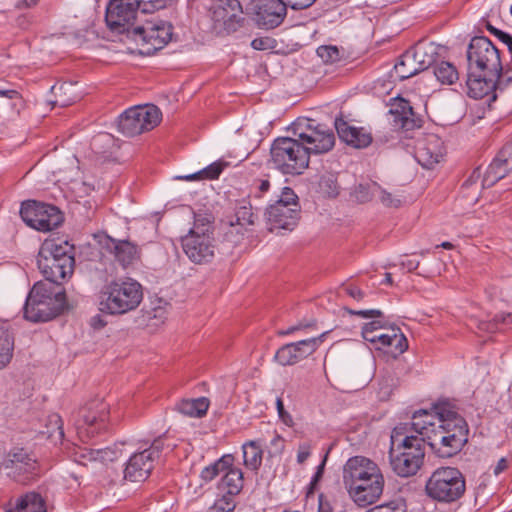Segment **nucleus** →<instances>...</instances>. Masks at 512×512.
<instances>
[{
	"mask_svg": "<svg viewBox=\"0 0 512 512\" xmlns=\"http://www.w3.org/2000/svg\"><path fill=\"white\" fill-rule=\"evenodd\" d=\"M234 457L230 454L222 456L214 463L206 466L200 474V477L205 482H210L215 479L220 473H223L230 466L233 465Z\"/></svg>",
	"mask_w": 512,
	"mask_h": 512,
	"instance_id": "35",
	"label": "nucleus"
},
{
	"mask_svg": "<svg viewBox=\"0 0 512 512\" xmlns=\"http://www.w3.org/2000/svg\"><path fill=\"white\" fill-rule=\"evenodd\" d=\"M312 451V445L309 442L300 443L297 452V463L302 465L310 457Z\"/></svg>",
	"mask_w": 512,
	"mask_h": 512,
	"instance_id": "54",
	"label": "nucleus"
},
{
	"mask_svg": "<svg viewBox=\"0 0 512 512\" xmlns=\"http://www.w3.org/2000/svg\"><path fill=\"white\" fill-rule=\"evenodd\" d=\"M13 351V334L4 324H0V370L5 368L11 362Z\"/></svg>",
	"mask_w": 512,
	"mask_h": 512,
	"instance_id": "32",
	"label": "nucleus"
},
{
	"mask_svg": "<svg viewBox=\"0 0 512 512\" xmlns=\"http://www.w3.org/2000/svg\"><path fill=\"white\" fill-rule=\"evenodd\" d=\"M96 449L88 447H78L74 452V459L81 465H87L89 462L96 461Z\"/></svg>",
	"mask_w": 512,
	"mask_h": 512,
	"instance_id": "46",
	"label": "nucleus"
},
{
	"mask_svg": "<svg viewBox=\"0 0 512 512\" xmlns=\"http://www.w3.org/2000/svg\"><path fill=\"white\" fill-rule=\"evenodd\" d=\"M499 153L501 154V157L507 159L510 167H512V141L504 145Z\"/></svg>",
	"mask_w": 512,
	"mask_h": 512,
	"instance_id": "62",
	"label": "nucleus"
},
{
	"mask_svg": "<svg viewBox=\"0 0 512 512\" xmlns=\"http://www.w3.org/2000/svg\"><path fill=\"white\" fill-rule=\"evenodd\" d=\"M109 405L102 400H92L81 407L75 418V429L82 441L107 431Z\"/></svg>",
	"mask_w": 512,
	"mask_h": 512,
	"instance_id": "11",
	"label": "nucleus"
},
{
	"mask_svg": "<svg viewBox=\"0 0 512 512\" xmlns=\"http://www.w3.org/2000/svg\"><path fill=\"white\" fill-rule=\"evenodd\" d=\"M480 176V168H476L461 187L462 196L470 200L472 204H475L479 198V186L476 183Z\"/></svg>",
	"mask_w": 512,
	"mask_h": 512,
	"instance_id": "39",
	"label": "nucleus"
},
{
	"mask_svg": "<svg viewBox=\"0 0 512 512\" xmlns=\"http://www.w3.org/2000/svg\"><path fill=\"white\" fill-rule=\"evenodd\" d=\"M325 334L294 343L285 344L280 347L274 359L282 366L294 365L299 361L313 354L323 341Z\"/></svg>",
	"mask_w": 512,
	"mask_h": 512,
	"instance_id": "20",
	"label": "nucleus"
},
{
	"mask_svg": "<svg viewBox=\"0 0 512 512\" xmlns=\"http://www.w3.org/2000/svg\"><path fill=\"white\" fill-rule=\"evenodd\" d=\"M335 128L339 138L354 148H366L372 142V136L364 128L350 125L342 118H336Z\"/></svg>",
	"mask_w": 512,
	"mask_h": 512,
	"instance_id": "26",
	"label": "nucleus"
},
{
	"mask_svg": "<svg viewBox=\"0 0 512 512\" xmlns=\"http://www.w3.org/2000/svg\"><path fill=\"white\" fill-rule=\"evenodd\" d=\"M319 193L327 198H335L340 193V185L337 180V175L334 173H324L318 183Z\"/></svg>",
	"mask_w": 512,
	"mask_h": 512,
	"instance_id": "38",
	"label": "nucleus"
},
{
	"mask_svg": "<svg viewBox=\"0 0 512 512\" xmlns=\"http://www.w3.org/2000/svg\"><path fill=\"white\" fill-rule=\"evenodd\" d=\"M175 1L176 0H147L144 5V10L146 12H154L155 10L165 8Z\"/></svg>",
	"mask_w": 512,
	"mask_h": 512,
	"instance_id": "56",
	"label": "nucleus"
},
{
	"mask_svg": "<svg viewBox=\"0 0 512 512\" xmlns=\"http://www.w3.org/2000/svg\"><path fill=\"white\" fill-rule=\"evenodd\" d=\"M377 189H380V186L375 182L371 184L360 183L355 186L353 196L357 202L366 203L371 200L374 194L377 193Z\"/></svg>",
	"mask_w": 512,
	"mask_h": 512,
	"instance_id": "42",
	"label": "nucleus"
},
{
	"mask_svg": "<svg viewBox=\"0 0 512 512\" xmlns=\"http://www.w3.org/2000/svg\"><path fill=\"white\" fill-rule=\"evenodd\" d=\"M346 311L351 315H357L362 318H380L383 315V313L378 309H369V310L346 309Z\"/></svg>",
	"mask_w": 512,
	"mask_h": 512,
	"instance_id": "58",
	"label": "nucleus"
},
{
	"mask_svg": "<svg viewBox=\"0 0 512 512\" xmlns=\"http://www.w3.org/2000/svg\"><path fill=\"white\" fill-rule=\"evenodd\" d=\"M275 203L285 204L292 208H300L298 197L290 187L283 188L280 198Z\"/></svg>",
	"mask_w": 512,
	"mask_h": 512,
	"instance_id": "48",
	"label": "nucleus"
},
{
	"mask_svg": "<svg viewBox=\"0 0 512 512\" xmlns=\"http://www.w3.org/2000/svg\"><path fill=\"white\" fill-rule=\"evenodd\" d=\"M243 464L251 471H258L262 465L263 449L260 440H249L242 445Z\"/></svg>",
	"mask_w": 512,
	"mask_h": 512,
	"instance_id": "30",
	"label": "nucleus"
},
{
	"mask_svg": "<svg viewBox=\"0 0 512 512\" xmlns=\"http://www.w3.org/2000/svg\"><path fill=\"white\" fill-rule=\"evenodd\" d=\"M425 491L431 499L452 503L459 500L466 491V481L462 472L455 467L437 468L429 477Z\"/></svg>",
	"mask_w": 512,
	"mask_h": 512,
	"instance_id": "8",
	"label": "nucleus"
},
{
	"mask_svg": "<svg viewBox=\"0 0 512 512\" xmlns=\"http://www.w3.org/2000/svg\"><path fill=\"white\" fill-rule=\"evenodd\" d=\"M316 53L326 64H334L340 61L343 54L337 46L333 45L320 46L317 48Z\"/></svg>",
	"mask_w": 512,
	"mask_h": 512,
	"instance_id": "43",
	"label": "nucleus"
},
{
	"mask_svg": "<svg viewBox=\"0 0 512 512\" xmlns=\"http://www.w3.org/2000/svg\"><path fill=\"white\" fill-rule=\"evenodd\" d=\"M7 468L13 470L16 481L27 484L41 475V467L37 456L25 448L15 447L8 453Z\"/></svg>",
	"mask_w": 512,
	"mask_h": 512,
	"instance_id": "16",
	"label": "nucleus"
},
{
	"mask_svg": "<svg viewBox=\"0 0 512 512\" xmlns=\"http://www.w3.org/2000/svg\"><path fill=\"white\" fill-rule=\"evenodd\" d=\"M113 254L122 266L131 264L138 254L136 245L127 240L113 241Z\"/></svg>",
	"mask_w": 512,
	"mask_h": 512,
	"instance_id": "33",
	"label": "nucleus"
},
{
	"mask_svg": "<svg viewBox=\"0 0 512 512\" xmlns=\"http://www.w3.org/2000/svg\"><path fill=\"white\" fill-rule=\"evenodd\" d=\"M236 224L240 226L254 225L257 215L253 212L251 203L247 199H241L235 206Z\"/></svg>",
	"mask_w": 512,
	"mask_h": 512,
	"instance_id": "36",
	"label": "nucleus"
},
{
	"mask_svg": "<svg viewBox=\"0 0 512 512\" xmlns=\"http://www.w3.org/2000/svg\"><path fill=\"white\" fill-rule=\"evenodd\" d=\"M142 299V286L137 281L131 278L113 280L103 285L99 292V310L108 315H123L135 310Z\"/></svg>",
	"mask_w": 512,
	"mask_h": 512,
	"instance_id": "7",
	"label": "nucleus"
},
{
	"mask_svg": "<svg viewBox=\"0 0 512 512\" xmlns=\"http://www.w3.org/2000/svg\"><path fill=\"white\" fill-rule=\"evenodd\" d=\"M242 6L238 0H216L211 7L212 29L217 35L235 32L243 18Z\"/></svg>",
	"mask_w": 512,
	"mask_h": 512,
	"instance_id": "15",
	"label": "nucleus"
},
{
	"mask_svg": "<svg viewBox=\"0 0 512 512\" xmlns=\"http://www.w3.org/2000/svg\"><path fill=\"white\" fill-rule=\"evenodd\" d=\"M0 97H5V98L11 99V100L22 98V96L18 90L13 89V88L9 87L8 85H3V84L0 85Z\"/></svg>",
	"mask_w": 512,
	"mask_h": 512,
	"instance_id": "59",
	"label": "nucleus"
},
{
	"mask_svg": "<svg viewBox=\"0 0 512 512\" xmlns=\"http://www.w3.org/2000/svg\"><path fill=\"white\" fill-rule=\"evenodd\" d=\"M287 6L284 0H253L251 2L254 20L264 29H274L281 25L287 15Z\"/></svg>",
	"mask_w": 512,
	"mask_h": 512,
	"instance_id": "19",
	"label": "nucleus"
},
{
	"mask_svg": "<svg viewBox=\"0 0 512 512\" xmlns=\"http://www.w3.org/2000/svg\"><path fill=\"white\" fill-rule=\"evenodd\" d=\"M294 137H278L270 148V162L284 175L297 176L309 167L312 154H324L335 145L333 131L312 119L293 123Z\"/></svg>",
	"mask_w": 512,
	"mask_h": 512,
	"instance_id": "1",
	"label": "nucleus"
},
{
	"mask_svg": "<svg viewBox=\"0 0 512 512\" xmlns=\"http://www.w3.org/2000/svg\"><path fill=\"white\" fill-rule=\"evenodd\" d=\"M269 231L293 230L300 218V208H292L285 204L274 203L270 205L265 213Z\"/></svg>",
	"mask_w": 512,
	"mask_h": 512,
	"instance_id": "22",
	"label": "nucleus"
},
{
	"mask_svg": "<svg viewBox=\"0 0 512 512\" xmlns=\"http://www.w3.org/2000/svg\"><path fill=\"white\" fill-rule=\"evenodd\" d=\"M52 89H53V91H55V95L59 97L56 100V103H58L62 107L69 106L78 99L77 95H73L72 97H69V98L63 97V95H66L67 92L72 89L71 84L62 83L59 86H53Z\"/></svg>",
	"mask_w": 512,
	"mask_h": 512,
	"instance_id": "45",
	"label": "nucleus"
},
{
	"mask_svg": "<svg viewBox=\"0 0 512 512\" xmlns=\"http://www.w3.org/2000/svg\"><path fill=\"white\" fill-rule=\"evenodd\" d=\"M227 166L228 163L225 161H216L196 173L180 176L178 177V179H182L185 181H195L201 179H218L224 168Z\"/></svg>",
	"mask_w": 512,
	"mask_h": 512,
	"instance_id": "34",
	"label": "nucleus"
},
{
	"mask_svg": "<svg viewBox=\"0 0 512 512\" xmlns=\"http://www.w3.org/2000/svg\"><path fill=\"white\" fill-rule=\"evenodd\" d=\"M366 512H408L404 502H390L385 505L375 506Z\"/></svg>",
	"mask_w": 512,
	"mask_h": 512,
	"instance_id": "50",
	"label": "nucleus"
},
{
	"mask_svg": "<svg viewBox=\"0 0 512 512\" xmlns=\"http://www.w3.org/2000/svg\"><path fill=\"white\" fill-rule=\"evenodd\" d=\"M423 54L420 51L403 53L397 63L394 65L392 77L395 80L404 81L421 71L426 70L430 62L422 59Z\"/></svg>",
	"mask_w": 512,
	"mask_h": 512,
	"instance_id": "24",
	"label": "nucleus"
},
{
	"mask_svg": "<svg viewBox=\"0 0 512 512\" xmlns=\"http://www.w3.org/2000/svg\"><path fill=\"white\" fill-rule=\"evenodd\" d=\"M201 228L204 230V233H209L211 236H213L214 229L212 222L205 216L197 215L195 216L194 225L190 231H195L198 234H201Z\"/></svg>",
	"mask_w": 512,
	"mask_h": 512,
	"instance_id": "49",
	"label": "nucleus"
},
{
	"mask_svg": "<svg viewBox=\"0 0 512 512\" xmlns=\"http://www.w3.org/2000/svg\"><path fill=\"white\" fill-rule=\"evenodd\" d=\"M385 324L381 320H374L369 323H366L362 327V337L364 340L368 342H373L375 339L371 336L376 330L384 328Z\"/></svg>",
	"mask_w": 512,
	"mask_h": 512,
	"instance_id": "51",
	"label": "nucleus"
},
{
	"mask_svg": "<svg viewBox=\"0 0 512 512\" xmlns=\"http://www.w3.org/2000/svg\"><path fill=\"white\" fill-rule=\"evenodd\" d=\"M209 408V400L205 397L183 399L176 405L177 411L189 417H202Z\"/></svg>",
	"mask_w": 512,
	"mask_h": 512,
	"instance_id": "31",
	"label": "nucleus"
},
{
	"mask_svg": "<svg viewBox=\"0 0 512 512\" xmlns=\"http://www.w3.org/2000/svg\"><path fill=\"white\" fill-rule=\"evenodd\" d=\"M415 156L424 168H432L439 163L445 153L444 143L441 138L433 133L419 138L416 143Z\"/></svg>",
	"mask_w": 512,
	"mask_h": 512,
	"instance_id": "21",
	"label": "nucleus"
},
{
	"mask_svg": "<svg viewBox=\"0 0 512 512\" xmlns=\"http://www.w3.org/2000/svg\"><path fill=\"white\" fill-rule=\"evenodd\" d=\"M224 475L218 484V489L229 496L236 497L243 489V472L233 465L223 472Z\"/></svg>",
	"mask_w": 512,
	"mask_h": 512,
	"instance_id": "27",
	"label": "nucleus"
},
{
	"mask_svg": "<svg viewBox=\"0 0 512 512\" xmlns=\"http://www.w3.org/2000/svg\"><path fill=\"white\" fill-rule=\"evenodd\" d=\"M276 407L279 418L282 420V422L287 426H292V416L285 410L283 400L280 397H278L276 400Z\"/></svg>",
	"mask_w": 512,
	"mask_h": 512,
	"instance_id": "57",
	"label": "nucleus"
},
{
	"mask_svg": "<svg viewBox=\"0 0 512 512\" xmlns=\"http://www.w3.org/2000/svg\"><path fill=\"white\" fill-rule=\"evenodd\" d=\"M166 440L165 436H160L148 448L134 453L126 464L124 478L131 482L146 480L162 455L174 449L175 445L166 444Z\"/></svg>",
	"mask_w": 512,
	"mask_h": 512,
	"instance_id": "9",
	"label": "nucleus"
},
{
	"mask_svg": "<svg viewBox=\"0 0 512 512\" xmlns=\"http://www.w3.org/2000/svg\"><path fill=\"white\" fill-rule=\"evenodd\" d=\"M37 265L45 277L44 282L61 285L74 272V246L60 239L45 240L38 252Z\"/></svg>",
	"mask_w": 512,
	"mask_h": 512,
	"instance_id": "6",
	"label": "nucleus"
},
{
	"mask_svg": "<svg viewBox=\"0 0 512 512\" xmlns=\"http://www.w3.org/2000/svg\"><path fill=\"white\" fill-rule=\"evenodd\" d=\"M377 192L379 193V199L383 205H385L387 207H399L400 206L401 200L393 197L391 193L387 192L386 190L382 189L381 187H380V189H377Z\"/></svg>",
	"mask_w": 512,
	"mask_h": 512,
	"instance_id": "53",
	"label": "nucleus"
},
{
	"mask_svg": "<svg viewBox=\"0 0 512 512\" xmlns=\"http://www.w3.org/2000/svg\"><path fill=\"white\" fill-rule=\"evenodd\" d=\"M161 121V111L155 105L135 106L122 113L118 130L124 136L134 137L155 128Z\"/></svg>",
	"mask_w": 512,
	"mask_h": 512,
	"instance_id": "13",
	"label": "nucleus"
},
{
	"mask_svg": "<svg viewBox=\"0 0 512 512\" xmlns=\"http://www.w3.org/2000/svg\"><path fill=\"white\" fill-rule=\"evenodd\" d=\"M65 306L66 294L62 285L38 281L26 298L23 314L30 322H46L62 313Z\"/></svg>",
	"mask_w": 512,
	"mask_h": 512,
	"instance_id": "5",
	"label": "nucleus"
},
{
	"mask_svg": "<svg viewBox=\"0 0 512 512\" xmlns=\"http://www.w3.org/2000/svg\"><path fill=\"white\" fill-rule=\"evenodd\" d=\"M189 231L181 238V245L188 259L198 265L210 263L215 256V240L209 233Z\"/></svg>",
	"mask_w": 512,
	"mask_h": 512,
	"instance_id": "17",
	"label": "nucleus"
},
{
	"mask_svg": "<svg viewBox=\"0 0 512 512\" xmlns=\"http://www.w3.org/2000/svg\"><path fill=\"white\" fill-rule=\"evenodd\" d=\"M389 112L396 127L405 131L421 127L422 120L416 116L410 102L404 98L394 99Z\"/></svg>",
	"mask_w": 512,
	"mask_h": 512,
	"instance_id": "25",
	"label": "nucleus"
},
{
	"mask_svg": "<svg viewBox=\"0 0 512 512\" xmlns=\"http://www.w3.org/2000/svg\"><path fill=\"white\" fill-rule=\"evenodd\" d=\"M384 475L380 467L369 458L354 456L347 460L343 467L345 487L357 484V481H383Z\"/></svg>",
	"mask_w": 512,
	"mask_h": 512,
	"instance_id": "18",
	"label": "nucleus"
},
{
	"mask_svg": "<svg viewBox=\"0 0 512 512\" xmlns=\"http://www.w3.org/2000/svg\"><path fill=\"white\" fill-rule=\"evenodd\" d=\"M511 170L512 167H510L507 159H504L501 157V154L498 153L484 173L482 186L490 187L494 185L496 182L504 178Z\"/></svg>",
	"mask_w": 512,
	"mask_h": 512,
	"instance_id": "28",
	"label": "nucleus"
},
{
	"mask_svg": "<svg viewBox=\"0 0 512 512\" xmlns=\"http://www.w3.org/2000/svg\"><path fill=\"white\" fill-rule=\"evenodd\" d=\"M147 0H111L106 7L105 20L110 30L132 36L138 13L147 14L144 5Z\"/></svg>",
	"mask_w": 512,
	"mask_h": 512,
	"instance_id": "12",
	"label": "nucleus"
},
{
	"mask_svg": "<svg viewBox=\"0 0 512 512\" xmlns=\"http://www.w3.org/2000/svg\"><path fill=\"white\" fill-rule=\"evenodd\" d=\"M236 505L234 497L222 493L209 507L208 512H234Z\"/></svg>",
	"mask_w": 512,
	"mask_h": 512,
	"instance_id": "44",
	"label": "nucleus"
},
{
	"mask_svg": "<svg viewBox=\"0 0 512 512\" xmlns=\"http://www.w3.org/2000/svg\"><path fill=\"white\" fill-rule=\"evenodd\" d=\"M96 461L101 462H112L118 459L120 451L117 449L115 444L113 447H106L103 449H96Z\"/></svg>",
	"mask_w": 512,
	"mask_h": 512,
	"instance_id": "47",
	"label": "nucleus"
},
{
	"mask_svg": "<svg viewBox=\"0 0 512 512\" xmlns=\"http://www.w3.org/2000/svg\"><path fill=\"white\" fill-rule=\"evenodd\" d=\"M173 36V25L162 19H151L132 29L131 39L141 47V53L151 55L165 47Z\"/></svg>",
	"mask_w": 512,
	"mask_h": 512,
	"instance_id": "10",
	"label": "nucleus"
},
{
	"mask_svg": "<svg viewBox=\"0 0 512 512\" xmlns=\"http://www.w3.org/2000/svg\"><path fill=\"white\" fill-rule=\"evenodd\" d=\"M357 484L347 486L352 500L360 507H367L377 502L383 494L385 479L383 481H357Z\"/></svg>",
	"mask_w": 512,
	"mask_h": 512,
	"instance_id": "23",
	"label": "nucleus"
},
{
	"mask_svg": "<svg viewBox=\"0 0 512 512\" xmlns=\"http://www.w3.org/2000/svg\"><path fill=\"white\" fill-rule=\"evenodd\" d=\"M508 468V461L506 458L502 457L498 460L496 466L494 467L493 473L494 475L498 476L503 471H505Z\"/></svg>",
	"mask_w": 512,
	"mask_h": 512,
	"instance_id": "63",
	"label": "nucleus"
},
{
	"mask_svg": "<svg viewBox=\"0 0 512 512\" xmlns=\"http://www.w3.org/2000/svg\"><path fill=\"white\" fill-rule=\"evenodd\" d=\"M392 340L389 342L387 352L399 355L408 349V341L398 327H391Z\"/></svg>",
	"mask_w": 512,
	"mask_h": 512,
	"instance_id": "41",
	"label": "nucleus"
},
{
	"mask_svg": "<svg viewBox=\"0 0 512 512\" xmlns=\"http://www.w3.org/2000/svg\"><path fill=\"white\" fill-rule=\"evenodd\" d=\"M433 73L439 82L446 85H452L459 78L456 67L446 61L437 63L433 68Z\"/></svg>",
	"mask_w": 512,
	"mask_h": 512,
	"instance_id": "37",
	"label": "nucleus"
},
{
	"mask_svg": "<svg viewBox=\"0 0 512 512\" xmlns=\"http://www.w3.org/2000/svg\"><path fill=\"white\" fill-rule=\"evenodd\" d=\"M494 83V90L504 89L508 85L512 84V69L502 67V69L499 71V76L495 79Z\"/></svg>",
	"mask_w": 512,
	"mask_h": 512,
	"instance_id": "52",
	"label": "nucleus"
},
{
	"mask_svg": "<svg viewBox=\"0 0 512 512\" xmlns=\"http://www.w3.org/2000/svg\"><path fill=\"white\" fill-rule=\"evenodd\" d=\"M510 324H512V314L501 313L495 315L492 321H481L478 328L482 331L492 333L497 330H502Z\"/></svg>",
	"mask_w": 512,
	"mask_h": 512,
	"instance_id": "40",
	"label": "nucleus"
},
{
	"mask_svg": "<svg viewBox=\"0 0 512 512\" xmlns=\"http://www.w3.org/2000/svg\"><path fill=\"white\" fill-rule=\"evenodd\" d=\"M424 456V438L411 430V423L400 424L393 429L389 459L398 476L415 475L423 464Z\"/></svg>",
	"mask_w": 512,
	"mask_h": 512,
	"instance_id": "4",
	"label": "nucleus"
},
{
	"mask_svg": "<svg viewBox=\"0 0 512 512\" xmlns=\"http://www.w3.org/2000/svg\"><path fill=\"white\" fill-rule=\"evenodd\" d=\"M375 340L371 342L375 344V348L378 350L385 349L387 350L389 346V342L392 340V332L391 328L387 333L379 334L377 337H373Z\"/></svg>",
	"mask_w": 512,
	"mask_h": 512,
	"instance_id": "55",
	"label": "nucleus"
},
{
	"mask_svg": "<svg viewBox=\"0 0 512 512\" xmlns=\"http://www.w3.org/2000/svg\"><path fill=\"white\" fill-rule=\"evenodd\" d=\"M20 216L28 226L44 232L57 228L63 222V214L56 206L35 200L21 204Z\"/></svg>",
	"mask_w": 512,
	"mask_h": 512,
	"instance_id": "14",
	"label": "nucleus"
},
{
	"mask_svg": "<svg viewBox=\"0 0 512 512\" xmlns=\"http://www.w3.org/2000/svg\"><path fill=\"white\" fill-rule=\"evenodd\" d=\"M268 39L266 38H255L251 42V46L256 50H265L267 48Z\"/></svg>",
	"mask_w": 512,
	"mask_h": 512,
	"instance_id": "64",
	"label": "nucleus"
},
{
	"mask_svg": "<svg viewBox=\"0 0 512 512\" xmlns=\"http://www.w3.org/2000/svg\"><path fill=\"white\" fill-rule=\"evenodd\" d=\"M467 93L482 99L494 91L495 79L502 69L499 50L484 36L471 39L467 48Z\"/></svg>",
	"mask_w": 512,
	"mask_h": 512,
	"instance_id": "3",
	"label": "nucleus"
},
{
	"mask_svg": "<svg viewBox=\"0 0 512 512\" xmlns=\"http://www.w3.org/2000/svg\"><path fill=\"white\" fill-rule=\"evenodd\" d=\"M294 10H302L312 6L316 0H284Z\"/></svg>",
	"mask_w": 512,
	"mask_h": 512,
	"instance_id": "60",
	"label": "nucleus"
},
{
	"mask_svg": "<svg viewBox=\"0 0 512 512\" xmlns=\"http://www.w3.org/2000/svg\"><path fill=\"white\" fill-rule=\"evenodd\" d=\"M431 410L415 411L411 430L424 438V443L427 442L438 457L450 458L467 443L469 426L452 400L440 399L433 403Z\"/></svg>",
	"mask_w": 512,
	"mask_h": 512,
	"instance_id": "2",
	"label": "nucleus"
},
{
	"mask_svg": "<svg viewBox=\"0 0 512 512\" xmlns=\"http://www.w3.org/2000/svg\"><path fill=\"white\" fill-rule=\"evenodd\" d=\"M486 28L487 30L493 34L494 36H496L502 43H506L507 40L511 37L510 34L504 32V31H501L495 27H493L490 23H487L486 24Z\"/></svg>",
	"mask_w": 512,
	"mask_h": 512,
	"instance_id": "61",
	"label": "nucleus"
},
{
	"mask_svg": "<svg viewBox=\"0 0 512 512\" xmlns=\"http://www.w3.org/2000/svg\"><path fill=\"white\" fill-rule=\"evenodd\" d=\"M5 512H47V507L40 494L29 492L17 499L15 506Z\"/></svg>",
	"mask_w": 512,
	"mask_h": 512,
	"instance_id": "29",
	"label": "nucleus"
}]
</instances>
